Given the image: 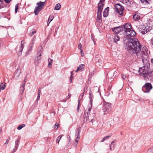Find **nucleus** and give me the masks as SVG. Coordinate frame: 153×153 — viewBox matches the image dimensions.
Masks as SVG:
<instances>
[{"label": "nucleus", "mask_w": 153, "mask_h": 153, "mask_svg": "<svg viewBox=\"0 0 153 153\" xmlns=\"http://www.w3.org/2000/svg\"><path fill=\"white\" fill-rule=\"evenodd\" d=\"M20 137H19L17 140L15 141V147H18L20 143Z\"/></svg>", "instance_id": "23"}, {"label": "nucleus", "mask_w": 153, "mask_h": 153, "mask_svg": "<svg viewBox=\"0 0 153 153\" xmlns=\"http://www.w3.org/2000/svg\"><path fill=\"white\" fill-rule=\"evenodd\" d=\"M142 3H144L145 4H148L150 2V0H140Z\"/></svg>", "instance_id": "25"}, {"label": "nucleus", "mask_w": 153, "mask_h": 153, "mask_svg": "<svg viewBox=\"0 0 153 153\" xmlns=\"http://www.w3.org/2000/svg\"><path fill=\"white\" fill-rule=\"evenodd\" d=\"M128 42L127 44V49L131 53L136 54L138 57L142 59L144 65L139 68V72L143 74L145 79H149L150 77L153 75V71H149L150 63L147 59L148 58V50L146 46H144L142 51L141 45L137 39L135 38H128Z\"/></svg>", "instance_id": "1"}, {"label": "nucleus", "mask_w": 153, "mask_h": 153, "mask_svg": "<svg viewBox=\"0 0 153 153\" xmlns=\"http://www.w3.org/2000/svg\"><path fill=\"white\" fill-rule=\"evenodd\" d=\"M63 136V134H61L60 135H59L56 138V143H57L58 144H59V141L61 140V138Z\"/></svg>", "instance_id": "26"}, {"label": "nucleus", "mask_w": 153, "mask_h": 153, "mask_svg": "<svg viewBox=\"0 0 153 153\" xmlns=\"http://www.w3.org/2000/svg\"><path fill=\"white\" fill-rule=\"evenodd\" d=\"M41 89L40 88H39L38 90V93H40L41 92Z\"/></svg>", "instance_id": "54"}, {"label": "nucleus", "mask_w": 153, "mask_h": 153, "mask_svg": "<svg viewBox=\"0 0 153 153\" xmlns=\"http://www.w3.org/2000/svg\"><path fill=\"white\" fill-rule=\"evenodd\" d=\"M71 76H73V71L71 72Z\"/></svg>", "instance_id": "60"}, {"label": "nucleus", "mask_w": 153, "mask_h": 153, "mask_svg": "<svg viewBox=\"0 0 153 153\" xmlns=\"http://www.w3.org/2000/svg\"><path fill=\"white\" fill-rule=\"evenodd\" d=\"M78 138H77V137L76 138V139L75 140V142L76 143H74V145L75 146H76L78 143Z\"/></svg>", "instance_id": "39"}, {"label": "nucleus", "mask_w": 153, "mask_h": 153, "mask_svg": "<svg viewBox=\"0 0 153 153\" xmlns=\"http://www.w3.org/2000/svg\"><path fill=\"white\" fill-rule=\"evenodd\" d=\"M57 30H58V28H56V29H55V34H56L57 33Z\"/></svg>", "instance_id": "56"}, {"label": "nucleus", "mask_w": 153, "mask_h": 153, "mask_svg": "<svg viewBox=\"0 0 153 153\" xmlns=\"http://www.w3.org/2000/svg\"><path fill=\"white\" fill-rule=\"evenodd\" d=\"M27 31L28 34L31 36H32L36 33V30L33 29H30V28H28L27 29Z\"/></svg>", "instance_id": "14"}, {"label": "nucleus", "mask_w": 153, "mask_h": 153, "mask_svg": "<svg viewBox=\"0 0 153 153\" xmlns=\"http://www.w3.org/2000/svg\"><path fill=\"white\" fill-rule=\"evenodd\" d=\"M113 39L114 42L115 43H117L118 41H119L120 40V37L117 34H115L114 36Z\"/></svg>", "instance_id": "19"}, {"label": "nucleus", "mask_w": 153, "mask_h": 153, "mask_svg": "<svg viewBox=\"0 0 153 153\" xmlns=\"http://www.w3.org/2000/svg\"><path fill=\"white\" fill-rule=\"evenodd\" d=\"M150 27L147 25H144L141 26L139 28V30L143 34H145L149 31Z\"/></svg>", "instance_id": "4"}, {"label": "nucleus", "mask_w": 153, "mask_h": 153, "mask_svg": "<svg viewBox=\"0 0 153 153\" xmlns=\"http://www.w3.org/2000/svg\"><path fill=\"white\" fill-rule=\"evenodd\" d=\"M151 63L152 65L153 66V59H151Z\"/></svg>", "instance_id": "53"}, {"label": "nucleus", "mask_w": 153, "mask_h": 153, "mask_svg": "<svg viewBox=\"0 0 153 153\" xmlns=\"http://www.w3.org/2000/svg\"><path fill=\"white\" fill-rule=\"evenodd\" d=\"M66 101V100H65L64 99L62 100V101L63 102H65Z\"/></svg>", "instance_id": "58"}, {"label": "nucleus", "mask_w": 153, "mask_h": 153, "mask_svg": "<svg viewBox=\"0 0 153 153\" xmlns=\"http://www.w3.org/2000/svg\"><path fill=\"white\" fill-rule=\"evenodd\" d=\"M114 6L116 9V11L120 15H122L123 13V11L124 10V7L119 4H116Z\"/></svg>", "instance_id": "6"}, {"label": "nucleus", "mask_w": 153, "mask_h": 153, "mask_svg": "<svg viewBox=\"0 0 153 153\" xmlns=\"http://www.w3.org/2000/svg\"><path fill=\"white\" fill-rule=\"evenodd\" d=\"M140 16L137 12H136L133 15V18L135 21H137L140 19Z\"/></svg>", "instance_id": "15"}, {"label": "nucleus", "mask_w": 153, "mask_h": 153, "mask_svg": "<svg viewBox=\"0 0 153 153\" xmlns=\"http://www.w3.org/2000/svg\"><path fill=\"white\" fill-rule=\"evenodd\" d=\"M26 82V81L25 80V79H24L23 82H22V85H25V84Z\"/></svg>", "instance_id": "52"}, {"label": "nucleus", "mask_w": 153, "mask_h": 153, "mask_svg": "<svg viewBox=\"0 0 153 153\" xmlns=\"http://www.w3.org/2000/svg\"><path fill=\"white\" fill-rule=\"evenodd\" d=\"M122 77L123 79H125L126 78V76L122 74Z\"/></svg>", "instance_id": "43"}, {"label": "nucleus", "mask_w": 153, "mask_h": 153, "mask_svg": "<svg viewBox=\"0 0 153 153\" xmlns=\"http://www.w3.org/2000/svg\"><path fill=\"white\" fill-rule=\"evenodd\" d=\"M80 131H81L80 129L79 128H78L77 129V132H78V133H77V138H78V139H79L80 138L79 133H80Z\"/></svg>", "instance_id": "32"}, {"label": "nucleus", "mask_w": 153, "mask_h": 153, "mask_svg": "<svg viewBox=\"0 0 153 153\" xmlns=\"http://www.w3.org/2000/svg\"><path fill=\"white\" fill-rule=\"evenodd\" d=\"M119 1L124 4L127 3L129 2V0H119Z\"/></svg>", "instance_id": "31"}, {"label": "nucleus", "mask_w": 153, "mask_h": 153, "mask_svg": "<svg viewBox=\"0 0 153 153\" xmlns=\"http://www.w3.org/2000/svg\"><path fill=\"white\" fill-rule=\"evenodd\" d=\"M73 78V76H71L70 77V80H69V81H70V82H72V79Z\"/></svg>", "instance_id": "48"}, {"label": "nucleus", "mask_w": 153, "mask_h": 153, "mask_svg": "<svg viewBox=\"0 0 153 153\" xmlns=\"http://www.w3.org/2000/svg\"><path fill=\"white\" fill-rule=\"evenodd\" d=\"M59 126L58 124L57 123H56L55 124L54 126V128H55L57 129L58 128Z\"/></svg>", "instance_id": "40"}, {"label": "nucleus", "mask_w": 153, "mask_h": 153, "mask_svg": "<svg viewBox=\"0 0 153 153\" xmlns=\"http://www.w3.org/2000/svg\"><path fill=\"white\" fill-rule=\"evenodd\" d=\"M18 6H19L18 4H16L15 6V12L16 13L17 12V10L18 9Z\"/></svg>", "instance_id": "36"}, {"label": "nucleus", "mask_w": 153, "mask_h": 153, "mask_svg": "<svg viewBox=\"0 0 153 153\" xmlns=\"http://www.w3.org/2000/svg\"><path fill=\"white\" fill-rule=\"evenodd\" d=\"M105 138H103V139H102V140H101V141L102 142H103L104 141H105Z\"/></svg>", "instance_id": "59"}, {"label": "nucleus", "mask_w": 153, "mask_h": 153, "mask_svg": "<svg viewBox=\"0 0 153 153\" xmlns=\"http://www.w3.org/2000/svg\"><path fill=\"white\" fill-rule=\"evenodd\" d=\"M80 105H78V107L77 108V112H78L79 111V107H80Z\"/></svg>", "instance_id": "49"}, {"label": "nucleus", "mask_w": 153, "mask_h": 153, "mask_svg": "<svg viewBox=\"0 0 153 153\" xmlns=\"http://www.w3.org/2000/svg\"><path fill=\"white\" fill-rule=\"evenodd\" d=\"M93 97V96L92 95H91V96H89V97L90 98V100H91V99H92Z\"/></svg>", "instance_id": "57"}, {"label": "nucleus", "mask_w": 153, "mask_h": 153, "mask_svg": "<svg viewBox=\"0 0 153 153\" xmlns=\"http://www.w3.org/2000/svg\"><path fill=\"white\" fill-rule=\"evenodd\" d=\"M117 72L115 71L114 73V74H117Z\"/></svg>", "instance_id": "64"}, {"label": "nucleus", "mask_w": 153, "mask_h": 153, "mask_svg": "<svg viewBox=\"0 0 153 153\" xmlns=\"http://www.w3.org/2000/svg\"><path fill=\"white\" fill-rule=\"evenodd\" d=\"M24 44H25V42L24 41L22 40L21 41V46L20 48L18 54L19 55H20L22 54V51L24 48Z\"/></svg>", "instance_id": "13"}, {"label": "nucleus", "mask_w": 153, "mask_h": 153, "mask_svg": "<svg viewBox=\"0 0 153 153\" xmlns=\"http://www.w3.org/2000/svg\"><path fill=\"white\" fill-rule=\"evenodd\" d=\"M91 93H92V92H89V96L92 95H91Z\"/></svg>", "instance_id": "62"}, {"label": "nucleus", "mask_w": 153, "mask_h": 153, "mask_svg": "<svg viewBox=\"0 0 153 153\" xmlns=\"http://www.w3.org/2000/svg\"><path fill=\"white\" fill-rule=\"evenodd\" d=\"M103 110L104 115L110 112L111 111V104L109 102H104Z\"/></svg>", "instance_id": "3"}, {"label": "nucleus", "mask_w": 153, "mask_h": 153, "mask_svg": "<svg viewBox=\"0 0 153 153\" xmlns=\"http://www.w3.org/2000/svg\"><path fill=\"white\" fill-rule=\"evenodd\" d=\"M25 89V85H22L20 88V92L21 94L23 93Z\"/></svg>", "instance_id": "30"}, {"label": "nucleus", "mask_w": 153, "mask_h": 153, "mask_svg": "<svg viewBox=\"0 0 153 153\" xmlns=\"http://www.w3.org/2000/svg\"><path fill=\"white\" fill-rule=\"evenodd\" d=\"M45 4V2L40 1L39 3H37L36 4L38 5V7L39 8H41L42 9L43 6Z\"/></svg>", "instance_id": "18"}, {"label": "nucleus", "mask_w": 153, "mask_h": 153, "mask_svg": "<svg viewBox=\"0 0 153 153\" xmlns=\"http://www.w3.org/2000/svg\"><path fill=\"white\" fill-rule=\"evenodd\" d=\"M148 153H153V147L147 150Z\"/></svg>", "instance_id": "34"}, {"label": "nucleus", "mask_w": 153, "mask_h": 153, "mask_svg": "<svg viewBox=\"0 0 153 153\" xmlns=\"http://www.w3.org/2000/svg\"><path fill=\"white\" fill-rule=\"evenodd\" d=\"M124 26L121 27H118L112 29L113 31L115 33H118L121 31H124Z\"/></svg>", "instance_id": "8"}, {"label": "nucleus", "mask_w": 153, "mask_h": 153, "mask_svg": "<svg viewBox=\"0 0 153 153\" xmlns=\"http://www.w3.org/2000/svg\"><path fill=\"white\" fill-rule=\"evenodd\" d=\"M92 107L91 106H88V111L87 112V114H90V111L91 110Z\"/></svg>", "instance_id": "35"}, {"label": "nucleus", "mask_w": 153, "mask_h": 153, "mask_svg": "<svg viewBox=\"0 0 153 153\" xmlns=\"http://www.w3.org/2000/svg\"><path fill=\"white\" fill-rule=\"evenodd\" d=\"M17 148L18 147H16L15 146V148L13 149V151L11 152V153H13L14 152H15L16 151Z\"/></svg>", "instance_id": "38"}, {"label": "nucleus", "mask_w": 153, "mask_h": 153, "mask_svg": "<svg viewBox=\"0 0 153 153\" xmlns=\"http://www.w3.org/2000/svg\"><path fill=\"white\" fill-rule=\"evenodd\" d=\"M70 97H71V94H68V96H67V97H66V99H69L70 98Z\"/></svg>", "instance_id": "51"}, {"label": "nucleus", "mask_w": 153, "mask_h": 153, "mask_svg": "<svg viewBox=\"0 0 153 153\" xmlns=\"http://www.w3.org/2000/svg\"><path fill=\"white\" fill-rule=\"evenodd\" d=\"M42 10L40 8L37 6L35 9L34 10V13L35 15H37Z\"/></svg>", "instance_id": "17"}, {"label": "nucleus", "mask_w": 153, "mask_h": 153, "mask_svg": "<svg viewBox=\"0 0 153 153\" xmlns=\"http://www.w3.org/2000/svg\"><path fill=\"white\" fill-rule=\"evenodd\" d=\"M54 16L52 15H50L49 16L48 19V26L49 25V24L53 20V19Z\"/></svg>", "instance_id": "22"}, {"label": "nucleus", "mask_w": 153, "mask_h": 153, "mask_svg": "<svg viewBox=\"0 0 153 153\" xmlns=\"http://www.w3.org/2000/svg\"><path fill=\"white\" fill-rule=\"evenodd\" d=\"M84 93H83L82 95H80V96L79 97V99L80 100L81 99H82L83 97V95H84Z\"/></svg>", "instance_id": "46"}, {"label": "nucleus", "mask_w": 153, "mask_h": 153, "mask_svg": "<svg viewBox=\"0 0 153 153\" xmlns=\"http://www.w3.org/2000/svg\"><path fill=\"white\" fill-rule=\"evenodd\" d=\"M21 73V70L20 69L17 68L14 73V77L16 78H18Z\"/></svg>", "instance_id": "11"}, {"label": "nucleus", "mask_w": 153, "mask_h": 153, "mask_svg": "<svg viewBox=\"0 0 153 153\" xmlns=\"http://www.w3.org/2000/svg\"><path fill=\"white\" fill-rule=\"evenodd\" d=\"M152 88V86L150 83H146L142 87V90L145 93L149 92L150 90Z\"/></svg>", "instance_id": "5"}, {"label": "nucleus", "mask_w": 153, "mask_h": 153, "mask_svg": "<svg viewBox=\"0 0 153 153\" xmlns=\"http://www.w3.org/2000/svg\"><path fill=\"white\" fill-rule=\"evenodd\" d=\"M10 138L9 137L8 138V139L6 141L5 143H4L5 145H6L8 143Z\"/></svg>", "instance_id": "41"}, {"label": "nucleus", "mask_w": 153, "mask_h": 153, "mask_svg": "<svg viewBox=\"0 0 153 153\" xmlns=\"http://www.w3.org/2000/svg\"><path fill=\"white\" fill-rule=\"evenodd\" d=\"M40 94H39V93H38L37 97V99H36V100L37 102L39 100V99L40 98Z\"/></svg>", "instance_id": "42"}, {"label": "nucleus", "mask_w": 153, "mask_h": 153, "mask_svg": "<svg viewBox=\"0 0 153 153\" xmlns=\"http://www.w3.org/2000/svg\"><path fill=\"white\" fill-rule=\"evenodd\" d=\"M37 55V56H36L34 59V63L36 65H38L41 61V54L40 53L39 55Z\"/></svg>", "instance_id": "9"}, {"label": "nucleus", "mask_w": 153, "mask_h": 153, "mask_svg": "<svg viewBox=\"0 0 153 153\" xmlns=\"http://www.w3.org/2000/svg\"><path fill=\"white\" fill-rule=\"evenodd\" d=\"M6 86V84L4 83H2L0 85V87L1 88L2 90H4L5 89Z\"/></svg>", "instance_id": "28"}, {"label": "nucleus", "mask_w": 153, "mask_h": 153, "mask_svg": "<svg viewBox=\"0 0 153 153\" xmlns=\"http://www.w3.org/2000/svg\"><path fill=\"white\" fill-rule=\"evenodd\" d=\"M115 146L114 141H113L111 143L110 146V149L111 150H113L114 149V147Z\"/></svg>", "instance_id": "27"}, {"label": "nucleus", "mask_w": 153, "mask_h": 153, "mask_svg": "<svg viewBox=\"0 0 153 153\" xmlns=\"http://www.w3.org/2000/svg\"><path fill=\"white\" fill-rule=\"evenodd\" d=\"M35 37H33V39L32 41L30 43V44L28 48V53L30 52L33 48V44H34V40H35Z\"/></svg>", "instance_id": "10"}, {"label": "nucleus", "mask_w": 153, "mask_h": 153, "mask_svg": "<svg viewBox=\"0 0 153 153\" xmlns=\"http://www.w3.org/2000/svg\"><path fill=\"white\" fill-rule=\"evenodd\" d=\"M93 119H91L90 120L91 122V123H93Z\"/></svg>", "instance_id": "61"}, {"label": "nucleus", "mask_w": 153, "mask_h": 153, "mask_svg": "<svg viewBox=\"0 0 153 153\" xmlns=\"http://www.w3.org/2000/svg\"><path fill=\"white\" fill-rule=\"evenodd\" d=\"M124 35L128 37H134L136 35L135 32L132 28L131 25L129 24H126L124 26Z\"/></svg>", "instance_id": "2"}, {"label": "nucleus", "mask_w": 153, "mask_h": 153, "mask_svg": "<svg viewBox=\"0 0 153 153\" xmlns=\"http://www.w3.org/2000/svg\"><path fill=\"white\" fill-rule=\"evenodd\" d=\"M4 1L6 3H9L10 2L11 0H4Z\"/></svg>", "instance_id": "47"}, {"label": "nucleus", "mask_w": 153, "mask_h": 153, "mask_svg": "<svg viewBox=\"0 0 153 153\" xmlns=\"http://www.w3.org/2000/svg\"><path fill=\"white\" fill-rule=\"evenodd\" d=\"M101 13V12H97V15L96 21L97 22L100 23L102 22Z\"/></svg>", "instance_id": "12"}, {"label": "nucleus", "mask_w": 153, "mask_h": 153, "mask_svg": "<svg viewBox=\"0 0 153 153\" xmlns=\"http://www.w3.org/2000/svg\"><path fill=\"white\" fill-rule=\"evenodd\" d=\"M82 47V45L81 43H79L78 44V48L80 49H81V48Z\"/></svg>", "instance_id": "44"}, {"label": "nucleus", "mask_w": 153, "mask_h": 153, "mask_svg": "<svg viewBox=\"0 0 153 153\" xmlns=\"http://www.w3.org/2000/svg\"><path fill=\"white\" fill-rule=\"evenodd\" d=\"M85 67V65L84 64H82L80 65L77 68V69L75 71L76 72L78 71H79L82 70V69L83 68Z\"/></svg>", "instance_id": "20"}, {"label": "nucleus", "mask_w": 153, "mask_h": 153, "mask_svg": "<svg viewBox=\"0 0 153 153\" xmlns=\"http://www.w3.org/2000/svg\"><path fill=\"white\" fill-rule=\"evenodd\" d=\"M88 117L87 116V117H86V121H87V120L88 119Z\"/></svg>", "instance_id": "63"}, {"label": "nucleus", "mask_w": 153, "mask_h": 153, "mask_svg": "<svg viewBox=\"0 0 153 153\" xmlns=\"http://www.w3.org/2000/svg\"><path fill=\"white\" fill-rule=\"evenodd\" d=\"M105 0H100V2L98 4V11L97 12H102V10L104 5V2Z\"/></svg>", "instance_id": "7"}, {"label": "nucleus", "mask_w": 153, "mask_h": 153, "mask_svg": "<svg viewBox=\"0 0 153 153\" xmlns=\"http://www.w3.org/2000/svg\"><path fill=\"white\" fill-rule=\"evenodd\" d=\"M109 10V7H107L105 8L103 12V16L104 17H106L108 15V11Z\"/></svg>", "instance_id": "16"}, {"label": "nucleus", "mask_w": 153, "mask_h": 153, "mask_svg": "<svg viewBox=\"0 0 153 153\" xmlns=\"http://www.w3.org/2000/svg\"><path fill=\"white\" fill-rule=\"evenodd\" d=\"M80 54L81 56L83 57L84 56V53H83V50L82 49H80Z\"/></svg>", "instance_id": "37"}, {"label": "nucleus", "mask_w": 153, "mask_h": 153, "mask_svg": "<svg viewBox=\"0 0 153 153\" xmlns=\"http://www.w3.org/2000/svg\"><path fill=\"white\" fill-rule=\"evenodd\" d=\"M81 104L80 103V99L79 100H78V105H80Z\"/></svg>", "instance_id": "55"}, {"label": "nucleus", "mask_w": 153, "mask_h": 153, "mask_svg": "<svg viewBox=\"0 0 153 153\" xmlns=\"http://www.w3.org/2000/svg\"><path fill=\"white\" fill-rule=\"evenodd\" d=\"M25 126V124H23L21 125L18 126V127H17V129L19 130H20L22 128L24 127Z\"/></svg>", "instance_id": "33"}, {"label": "nucleus", "mask_w": 153, "mask_h": 153, "mask_svg": "<svg viewBox=\"0 0 153 153\" xmlns=\"http://www.w3.org/2000/svg\"><path fill=\"white\" fill-rule=\"evenodd\" d=\"M110 137V136H107L105 137H104L103 138H105V140H106V139L107 138H109V137Z\"/></svg>", "instance_id": "50"}, {"label": "nucleus", "mask_w": 153, "mask_h": 153, "mask_svg": "<svg viewBox=\"0 0 153 153\" xmlns=\"http://www.w3.org/2000/svg\"><path fill=\"white\" fill-rule=\"evenodd\" d=\"M61 7V5L60 4H57L56 5L54 10H58L60 9Z\"/></svg>", "instance_id": "24"}, {"label": "nucleus", "mask_w": 153, "mask_h": 153, "mask_svg": "<svg viewBox=\"0 0 153 153\" xmlns=\"http://www.w3.org/2000/svg\"><path fill=\"white\" fill-rule=\"evenodd\" d=\"M92 99H91V100H90V105H89L90 106H91L92 107Z\"/></svg>", "instance_id": "45"}, {"label": "nucleus", "mask_w": 153, "mask_h": 153, "mask_svg": "<svg viewBox=\"0 0 153 153\" xmlns=\"http://www.w3.org/2000/svg\"><path fill=\"white\" fill-rule=\"evenodd\" d=\"M43 51V49L42 47L41 46H39L38 51L37 55H39V54L40 53L41 55V53Z\"/></svg>", "instance_id": "21"}, {"label": "nucleus", "mask_w": 153, "mask_h": 153, "mask_svg": "<svg viewBox=\"0 0 153 153\" xmlns=\"http://www.w3.org/2000/svg\"><path fill=\"white\" fill-rule=\"evenodd\" d=\"M52 62V60L51 59H48V67L49 68H51V63Z\"/></svg>", "instance_id": "29"}]
</instances>
